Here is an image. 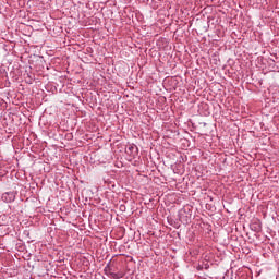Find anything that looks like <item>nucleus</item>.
Segmentation results:
<instances>
[{
  "mask_svg": "<svg viewBox=\"0 0 279 279\" xmlns=\"http://www.w3.org/2000/svg\"><path fill=\"white\" fill-rule=\"evenodd\" d=\"M16 199V196L13 192H5L2 194V202H5L7 204H12Z\"/></svg>",
  "mask_w": 279,
  "mask_h": 279,
  "instance_id": "nucleus-1",
  "label": "nucleus"
},
{
  "mask_svg": "<svg viewBox=\"0 0 279 279\" xmlns=\"http://www.w3.org/2000/svg\"><path fill=\"white\" fill-rule=\"evenodd\" d=\"M129 149H130L131 151H134V149H135V151H138V147H136V146H131V147H129Z\"/></svg>",
  "mask_w": 279,
  "mask_h": 279,
  "instance_id": "nucleus-3",
  "label": "nucleus"
},
{
  "mask_svg": "<svg viewBox=\"0 0 279 279\" xmlns=\"http://www.w3.org/2000/svg\"><path fill=\"white\" fill-rule=\"evenodd\" d=\"M110 276L113 279H120V278H123L124 274L123 272H111Z\"/></svg>",
  "mask_w": 279,
  "mask_h": 279,
  "instance_id": "nucleus-2",
  "label": "nucleus"
}]
</instances>
